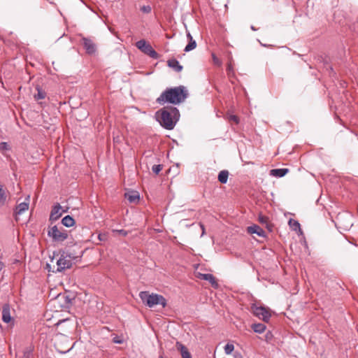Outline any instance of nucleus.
Listing matches in <instances>:
<instances>
[{
	"label": "nucleus",
	"mask_w": 358,
	"mask_h": 358,
	"mask_svg": "<svg viewBox=\"0 0 358 358\" xmlns=\"http://www.w3.org/2000/svg\"><path fill=\"white\" fill-rule=\"evenodd\" d=\"M187 96L188 92L185 87L180 85L178 87L166 89L157 99L156 101L161 105L165 103L176 105L184 102Z\"/></svg>",
	"instance_id": "obj_1"
},
{
	"label": "nucleus",
	"mask_w": 358,
	"mask_h": 358,
	"mask_svg": "<svg viewBox=\"0 0 358 358\" xmlns=\"http://www.w3.org/2000/svg\"><path fill=\"white\" fill-rule=\"evenodd\" d=\"M160 125L167 130L173 129L180 119V112L175 106H166L157 112Z\"/></svg>",
	"instance_id": "obj_2"
},
{
	"label": "nucleus",
	"mask_w": 358,
	"mask_h": 358,
	"mask_svg": "<svg viewBox=\"0 0 358 358\" xmlns=\"http://www.w3.org/2000/svg\"><path fill=\"white\" fill-rule=\"evenodd\" d=\"M139 297L143 304L149 308H152L157 305H161L163 308L166 306V299L160 294H150L148 291H142L139 293Z\"/></svg>",
	"instance_id": "obj_3"
},
{
	"label": "nucleus",
	"mask_w": 358,
	"mask_h": 358,
	"mask_svg": "<svg viewBox=\"0 0 358 358\" xmlns=\"http://www.w3.org/2000/svg\"><path fill=\"white\" fill-rule=\"evenodd\" d=\"M48 236L53 242L61 243L68 238V231L61 225H50L47 230Z\"/></svg>",
	"instance_id": "obj_4"
},
{
	"label": "nucleus",
	"mask_w": 358,
	"mask_h": 358,
	"mask_svg": "<svg viewBox=\"0 0 358 358\" xmlns=\"http://www.w3.org/2000/svg\"><path fill=\"white\" fill-rule=\"evenodd\" d=\"M136 46L142 52L154 59H158L160 57V55L152 48V45L144 39L137 41Z\"/></svg>",
	"instance_id": "obj_5"
},
{
	"label": "nucleus",
	"mask_w": 358,
	"mask_h": 358,
	"mask_svg": "<svg viewBox=\"0 0 358 358\" xmlns=\"http://www.w3.org/2000/svg\"><path fill=\"white\" fill-rule=\"evenodd\" d=\"M73 266V262L71 259H69L66 255H65V252H62L59 259L57 261V268L56 272H62L66 269L71 268Z\"/></svg>",
	"instance_id": "obj_6"
},
{
	"label": "nucleus",
	"mask_w": 358,
	"mask_h": 358,
	"mask_svg": "<svg viewBox=\"0 0 358 358\" xmlns=\"http://www.w3.org/2000/svg\"><path fill=\"white\" fill-rule=\"evenodd\" d=\"M252 312L255 316L262 320L264 322H268L271 315L266 308L263 306H257L253 305L252 306Z\"/></svg>",
	"instance_id": "obj_7"
},
{
	"label": "nucleus",
	"mask_w": 358,
	"mask_h": 358,
	"mask_svg": "<svg viewBox=\"0 0 358 358\" xmlns=\"http://www.w3.org/2000/svg\"><path fill=\"white\" fill-rule=\"evenodd\" d=\"M62 208L59 203H57L56 204H55L52 206V210H51L50 215V218H49V220L51 222H53L57 220L59 217H62V213H66L67 211V209H66V210H63L62 212H61Z\"/></svg>",
	"instance_id": "obj_8"
},
{
	"label": "nucleus",
	"mask_w": 358,
	"mask_h": 358,
	"mask_svg": "<svg viewBox=\"0 0 358 358\" xmlns=\"http://www.w3.org/2000/svg\"><path fill=\"white\" fill-rule=\"evenodd\" d=\"M82 44L88 55H93L96 51V46L92 40L88 38H82Z\"/></svg>",
	"instance_id": "obj_9"
},
{
	"label": "nucleus",
	"mask_w": 358,
	"mask_h": 358,
	"mask_svg": "<svg viewBox=\"0 0 358 358\" xmlns=\"http://www.w3.org/2000/svg\"><path fill=\"white\" fill-rule=\"evenodd\" d=\"M248 233L250 234H255L260 237H265L266 233L257 224H252L247 228Z\"/></svg>",
	"instance_id": "obj_10"
},
{
	"label": "nucleus",
	"mask_w": 358,
	"mask_h": 358,
	"mask_svg": "<svg viewBox=\"0 0 358 358\" xmlns=\"http://www.w3.org/2000/svg\"><path fill=\"white\" fill-rule=\"evenodd\" d=\"M199 278L202 280L208 281L211 286L214 288H217L219 285L213 274L210 273H199Z\"/></svg>",
	"instance_id": "obj_11"
},
{
	"label": "nucleus",
	"mask_w": 358,
	"mask_h": 358,
	"mask_svg": "<svg viewBox=\"0 0 358 358\" xmlns=\"http://www.w3.org/2000/svg\"><path fill=\"white\" fill-rule=\"evenodd\" d=\"M83 253V250H80L78 252H76L75 250H73L65 252V255H66L69 259H71L73 262V261H77L78 259L81 258Z\"/></svg>",
	"instance_id": "obj_12"
},
{
	"label": "nucleus",
	"mask_w": 358,
	"mask_h": 358,
	"mask_svg": "<svg viewBox=\"0 0 358 358\" xmlns=\"http://www.w3.org/2000/svg\"><path fill=\"white\" fill-rule=\"evenodd\" d=\"M167 65L176 72H180L183 67L180 65L176 59H170L167 61Z\"/></svg>",
	"instance_id": "obj_13"
},
{
	"label": "nucleus",
	"mask_w": 358,
	"mask_h": 358,
	"mask_svg": "<svg viewBox=\"0 0 358 358\" xmlns=\"http://www.w3.org/2000/svg\"><path fill=\"white\" fill-rule=\"evenodd\" d=\"M176 346L177 350L180 352L182 358H192L190 352L183 344L180 342H177Z\"/></svg>",
	"instance_id": "obj_14"
},
{
	"label": "nucleus",
	"mask_w": 358,
	"mask_h": 358,
	"mask_svg": "<svg viewBox=\"0 0 358 358\" xmlns=\"http://www.w3.org/2000/svg\"><path fill=\"white\" fill-rule=\"evenodd\" d=\"M2 320L6 323H8L11 321V316H10V306L8 304H5L3 306Z\"/></svg>",
	"instance_id": "obj_15"
},
{
	"label": "nucleus",
	"mask_w": 358,
	"mask_h": 358,
	"mask_svg": "<svg viewBox=\"0 0 358 358\" xmlns=\"http://www.w3.org/2000/svg\"><path fill=\"white\" fill-rule=\"evenodd\" d=\"M124 197L130 202V203H136L139 201L140 197L138 192L131 191L127 193H125Z\"/></svg>",
	"instance_id": "obj_16"
},
{
	"label": "nucleus",
	"mask_w": 358,
	"mask_h": 358,
	"mask_svg": "<svg viewBox=\"0 0 358 358\" xmlns=\"http://www.w3.org/2000/svg\"><path fill=\"white\" fill-rule=\"evenodd\" d=\"M289 172L288 169H275L270 171V175L276 178L285 176Z\"/></svg>",
	"instance_id": "obj_17"
},
{
	"label": "nucleus",
	"mask_w": 358,
	"mask_h": 358,
	"mask_svg": "<svg viewBox=\"0 0 358 358\" xmlns=\"http://www.w3.org/2000/svg\"><path fill=\"white\" fill-rule=\"evenodd\" d=\"M229 171L227 170L221 171L217 176L218 181L222 184H226L228 180Z\"/></svg>",
	"instance_id": "obj_18"
},
{
	"label": "nucleus",
	"mask_w": 358,
	"mask_h": 358,
	"mask_svg": "<svg viewBox=\"0 0 358 358\" xmlns=\"http://www.w3.org/2000/svg\"><path fill=\"white\" fill-rule=\"evenodd\" d=\"M74 224H75L74 219L70 215H66L62 218L61 226H62V227L65 226V227H72Z\"/></svg>",
	"instance_id": "obj_19"
},
{
	"label": "nucleus",
	"mask_w": 358,
	"mask_h": 358,
	"mask_svg": "<svg viewBox=\"0 0 358 358\" xmlns=\"http://www.w3.org/2000/svg\"><path fill=\"white\" fill-rule=\"evenodd\" d=\"M7 199V192L3 188V186L0 185V207L5 205Z\"/></svg>",
	"instance_id": "obj_20"
},
{
	"label": "nucleus",
	"mask_w": 358,
	"mask_h": 358,
	"mask_svg": "<svg viewBox=\"0 0 358 358\" xmlns=\"http://www.w3.org/2000/svg\"><path fill=\"white\" fill-rule=\"evenodd\" d=\"M36 90L37 93L34 94L36 100L43 99L46 96V92L39 85H36Z\"/></svg>",
	"instance_id": "obj_21"
},
{
	"label": "nucleus",
	"mask_w": 358,
	"mask_h": 358,
	"mask_svg": "<svg viewBox=\"0 0 358 358\" xmlns=\"http://www.w3.org/2000/svg\"><path fill=\"white\" fill-rule=\"evenodd\" d=\"M29 208V203L26 202L20 203L17 206L15 210V214L20 215L23 213L24 211L27 210Z\"/></svg>",
	"instance_id": "obj_22"
},
{
	"label": "nucleus",
	"mask_w": 358,
	"mask_h": 358,
	"mask_svg": "<svg viewBox=\"0 0 358 358\" xmlns=\"http://www.w3.org/2000/svg\"><path fill=\"white\" fill-rule=\"evenodd\" d=\"M252 329L255 332L262 334L265 331L266 325L262 323L253 324Z\"/></svg>",
	"instance_id": "obj_23"
},
{
	"label": "nucleus",
	"mask_w": 358,
	"mask_h": 358,
	"mask_svg": "<svg viewBox=\"0 0 358 358\" xmlns=\"http://www.w3.org/2000/svg\"><path fill=\"white\" fill-rule=\"evenodd\" d=\"M289 225L294 231H297L298 229L301 230L300 224L297 220H295L294 219H289Z\"/></svg>",
	"instance_id": "obj_24"
},
{
	"label": "nucleus",
	"mask_w": 358,
	"mask_h": 358,
	"mask_svg": "<svg viewBox=\"0 0 358 358\" xmlns=\"http://www.w3.org/2000/svg\"><path fill=\"white\" fill-rule=\"evenodd\" d=\"M196 47V41L193 38H191V40L189 41L188 44L185 48L184 50L185 52H189V51L194 50Z\"/></svg>",
	"instance_id": "obj_25"
},
{
	"label": "nucleus",
	"mask_w": 358,
	"mask_h": 358,
	"mask_svg": "<svg viewBox=\"0 0 358 358\" xmlns=\"http://www.w3.org/2000/svg\"><path fill=\"white\" fill-rule=\"evenodd\" d=\"M32 356V349L27 348L23 351V355L20 358H31Z\"/></svg>",
	"instance_id": "obj_26"
},
{
	"label": "nucleus",
	"mask_w": 358,
	"mask_h": 358,
	"mask_svg": "<svg viewBox=\"0 0 358 358\" xmlns=\"http://www.w3.org/2000/svg\"><path fill=\"white\" fill-rule=\"evenodd\" d=\"M234 350V345L232 343H227L224 346V352L226 354H231Z\"/></svg>",
	"instance_id": "obj_27"
},
{
	"label": "nucleus",
	"mask_w": 358,
	"mask_h": 358,
	"mask_svg": "<svg viewBox=\"0 0 358 358\" xmlns=\"http://www.w3.org/2000/svg\"><path fill=\"white\" fill-rule=\"evenodd\" d=\"M258 220L261 224H266L268 221V217L262 214L259 215Z\"/></svg>",
	"instance_id": "obj_28"
},
{
	"label": "nucleus",
	"mask_w": 358,
	"mask_h": 358,
	"mask_svg": "<svg viewBox=\"0 0 358 358\" xmlns=\"http://www.w3.org/2000/svg\"><path fill=\"white\" fill-rule=\"evenodd\" d=\"M162 170V165L157 164L154 165L152 168V171L153 173H155L156 175L159 174V173Z\"/></svg>",
	"instance_id": "obj_29"
},
{
	"label": "nucleus",
	"mask_w": 358,
	"mask_h": 358,
	"mask_svg": "<svg viewBox=\"0 0 358 358\" xmlns=\"http://www.w3.org/2000/svg\"><path fill=\"white\" fill-rule=\"evenodd\" d=\"M141 11H142L143 13H151L152 11V8L149 5H147V6H143L141 7L140 8Z\"/></svg>",
	"instance_id": "obj_30"
},
{
	"label": "nucleus",
	"mask_w": 358,
	"mask_h": 358,
	"mask_svg": "<svg viewBox=\"0 0 358 358\" xmlns=\"http://www.w3.org/2000/svg\"><path fill=\"white\" fill-rule=\"evenodd\" d=\"M212 58L215 65H217L218 66H220L222 65L221 60L218 59L214 53L212 54Z\"/></svg>",
	"instance_id": "obj_31"
},
{
	"label": "nucleus",
	"mask_w": 358,
	"mask_h": 358,
	"mask_svg": "<svg viewBox=\"0 0 358 358\" xmlns=\"http://www.w3.org/2000/svg\"><path fill=\"white\" fill-rule=\"evenodd\" d=\"M9 150V145L6 142L0 143V151L3 152Z\"/></svg>",
	"instance_id": "obj_32"
},
{
	"label": "nucleus",
	"mask_w": 358,
	"mask_h": 358,
	"mask_svg": "<svg viewBox=\"0 0 358 358\" xmlns=\"http://www.w3.org/2000/svg\"><path fill=\"white\" fill-rule=\"evenodd\" d=\"M233 70H234L233 64H232L231 62L230 61L227 64V71L228 75H229L231 73H233Z\"/></svg>",
	"instance_id": "obj_33"
},
{
	"label": "nucleus",
	"mask_w": 358,
	"mask_h": 358,
	"mask_svg": "<svg viewBox=\"0 0 358 358\" xmlns=\"http://www.w3.org/2000/svg\"><path fill=\"white\" fill-rule=\"evenodd\" d=\"M113 342L114 343L122 344L123 343V340L120 338L119 336H115V337L113 338Z\"/></svg>",
	"instance_id": "obj_34"
},
{
	"label": "nucleus",
	"mask_w": 358,
	"mask_h": 358,
	"mask_svg": "<svg viewBox=\"0 0 358 358\" xmlns=\"http://www.w3.org/2000/svg\"><path fill=\"white\" fill-rule=\"evenodd\" d=\"M115 231L123 236H127L128 235V231L124 229L115 230Z\"/></svg>",
	"instance_id": "obj_35"
},
{
	"label": "nucleus",
	"mask_w": 358,
	"mask_h": 358,
	"mask_svg": "<svg viewBox=\"0 0 358 358\" xmlns=\"http://www.w3.org/2000/svg\"><path fill=\"white\" fill-rule=\"evenodd\" d=\"M229 120L234 122L236 124L239 122V119L236 115H230Z\"/></svg>",
	"instance_id": "obj_36"
},
{
	"label": "nucleus",
	"mask_w": 358,
	"mask_h": 358,
	"mask_svg": "<svg viewBox=\"0 0 358 358\" xmlns=\"http://www.w3.org/2000/svg\"><path fill=\"white\" fill-rule=\"evenodd\" d=\"M266 227L267 228V229L269 231H272L273 230V224L269 222H268L266 224Z\"/></svg>",
	"instance_id": "obj_37"
},
{
	"label": "nucleus",
	"mask_w": 358,
	"mask_h": 358,
	"mask_svg": "<svg viewBox=\"0 0 358 358\" xmlns=\"http://www.w3.org/2000/svg\"><path fill=\"white\" fill-rule=\"evenodd\" d=\"M200 227H201V229H202V234H201V236H203V235L205 234V227H204L203 224H201V223H200Z\"/></svg>",
	"instance_id": "obj_38"
},
{
	"label": "nucleus",
	"mask_w": 358,
	"mask_h": 358,
	"mask_svg": "<svg viewBox=\"0 0 358 358\" xmlns=\"http://www.w3.org/2000/svg\"><path fill=\"white\" fill-rule=\"evenodd\" d=\"M187 38H188V40H189V41H190V40H191V38H193V37L192 36V35L190 34V33H189V32H188V33L187 34Z\"/></svg>",
	"instance_id": "obj_39"
},
{
	"label": "nucleus",
	"mask_w": 358,
	"mask_h": 358,
	"mask_svg": "<svg viewBox=\"0 0 358 358\" xmlns=\"http://www.w3.org/2000/svg\"><path fill=\"white\" fill-rule=\"evenodd\" d=\"M3 264L2 262H0V272L1 271L2 268H3Z\"/></svg>",
	"instance_id": "obj_40"
},
{
	"label": "nucleus",
	"mask_w": 358,
	"mask_h": 358,
	"mask_svg": "<svg viewBox=\"0 0 358 358\" xmlns=\"http://www.w3.org/2000/svg\"><path fill=\"white\" fill-rule=\"evenodd\" d=\"M250 28L253 31H257V30L253 25H252Z\"/></svg>",
	"instance_id": "obj_41"
},
{
	"label": "nucleus",
	"mask_w": 358,
	"mask_h": 358,
	"mask_svg": "<svg viewBox=\"0 0 358 358\" xmlns=\"http://www.w3.org/2000/svg\"><path fill=\"white\" fill-rule=\"evenodd\" d=\"M99 238L100 240L101 239V235H99Z\"/></svg>",
	"instance_id": "obj_42"
},
{
	"label": "nucleus",
	"mask_w": 358,
	"mask_h": 358,
	"mask_svg": "<svg viewBox=\"0 0 358 358\" xmlns=\"http://www.w3.org/2000/svg\"><path fill=\"white\" fill-rule=\"evenodd\" d=\"M159 358H163V357H162V356H160V357H159Z\"/></svg>",
	"instance_id": "obj_43"
},
{
	"label": "nucleus",
	"mask_w": 358,
	"mask_h": 358,
	"mask_svg": "<svg viewBox=\"0 0 358 358\" xmlns=\"http://www.w3.org/2000/svg\"><path fill=\"white\" fill-rule=\"evenodd\" d=\"M357 21H358V17H357Z\"/></svg>",
	"instance_id": "obj_44"
}]
</instances>
